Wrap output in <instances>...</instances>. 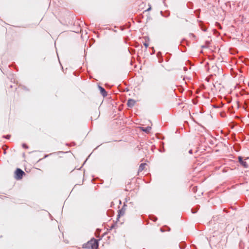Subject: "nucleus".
I'll return each mask as SVG.
<instances>
[{"instance_id":"2eb2a0df","label":"nucleus","mask_w":249,"mask_h":249,"mask_svg":"<svg viewBox=\"0 0 249 249\" xmlns=\"http://www.w3.org/2000/svg\"><path fill=\"white\" fill-rule=\"evenodd\" d=\"M157 55L158 57H159L161 56V53L159 52L157 53Z\"/></svg>"},{"instance_id":"ddd939ff","label":"nucleus","mask_w":249,"mask_h":249,"mask_svg":"<svg viewBox=\"0 0 249 249\" xmlns=\"http://www.w3.org/2000/svg\"><path fill=\"white\" fill-rule=\"evenodd\" d=\"M22 146L25 149H28L29 148L28 146L25 143H23Z\"/></svg>"},{"instance_id":"4468645a","label":"nucleus","mask_w":249,"mask_h":249,"mask_svg":"<svg viewBox=\"0 0 249 249\" xmlns=\"http://www.w3.org/2000/svg\"><path fill=\"white\" fill-rule=\"evenodd\" d=\"M238 160H239V162L241 163L242 162V161H243L242 160V158L241 157H238Z\"/></svg>"},{"instance_id":"6e6552de","label":"nucleus","mask_w":249,"mask_h":249,"mask_svg":"<svg viewBox=\"0 0 249 249\" xmlns=\"http://www.w3.org/2000/svg\"><path fill=\"white\" fill-rule=\"evenodd\" d=\"M146 165V164L145 163L141 164L139 166V170H138L139 172L142 171L144 170V169L145 168Z\"/></svg>"},{"instance_id":"dca6fc26","label":"nucleus","mask_w":249,"mask_h":249,"mask_svg":"<svg viewBox=\"0 0 249 249\" xmlns=\"http://www.w3.org/2000/svg\"><path fill=\"white\" fill-rule=\"evenodd\" d=\"M143 45L146 48H147L148 46V44L146 42L144 43Z\"/></svg>"},{"instance_id":"aec40b11","label":"nucleus","mask_w":249,"mask_h":249,"mask_svg":"<svg viewBox=\"0 0 249 249\" xmlns=\"http://www.w3.org/2000/svg\"><path fill=\"white\" fill-rule=\"evenodd\" d=\"M209 79H206V80H207V82H209Z\"/></svg>"},{"instance_id":"f257e3e1","label":"nucleus","mask_w":249,"mask_h":249,"mask_svg":"<svg viewBox=\"0 0 249 249\" xmlns=\"http://www.w3.org/2000/svg\"><path fill=\"white\" fill-rule=\"evenodd\" d=\"M98 246L97 240L92 239L85 245V248L89 249H98Z\"/></svg>"},{"instance_id":"a211bd4d","label":"nucleus","mask_w":249,"mask_h":249,"mask_svg":"<svg viewBox=\"0 0 249 249\" xmlns=\"http://www.w3.org/2000/svg\"><path fill=\"white\" fill-rule=\"evenodd\" d=\"M203 30L204 31H206V29H205V28H203Z\"/></svg>"},{"instance_id":"1a4fd4ad","label":"nucleus","mask_w":249,"mask_h":249,"mask_svg":"<svg viewBox=\"0 0 249 249\" xmlns=\"http://www.w3.org/2000/svg\"><path fill=\"white\" fill-rule=\"evenodd\" d=\"M151 127H147L146 128H142V131L146 132V133H148L150 130H151Z\"/></svg>"},{"instance_id":"f8f14e48","label":"nucleus","mask_w":249,"mask_h":249,"mask_svg":"<svg viewBox=\"0 0 249 249\" xmlns=\"http://www.w3.org/2000/svg\"><path fill=\"white\" fill-rule=\"evenodd\" d=\"M228 229H229V230H230V231H231L233 230V228H232V226H230V225H228L226 227V230H227Z\"/></svg>"},{"instance_id":"20e7f679","label":"nucleus","mask_w":249,"mask_h":249,"mask_svg":"<svg viewBox=\"0 0 249 249\" xmlns=\"http://www.w3.org/2000/svg\"><path fill=\"white\" fill-rule=\"evenodd\" d=\"M213 86L216 88L220 90L222 88H224L223 86H221V84L220 82H219L218 81H215L213 84Z\"/></svg>"},{"instance_id":"423d86ee","label":"nucleus","mask_w":249,"mask_h":249,"mask_svg":"<svg viewBox=\"0 0 249 249\" xmlns=\"http://www.w3.org/2000/svg\"><path fill=\"white\" fill-rule=\"evenodd\" d=\"M98 89H99L101 93L102 94V95L104 97H105V96H106L107 95V93L106 91L105 90V89L103 87H102L100 86H98Z\"/></svg>"},{"instance_id":"f3484780","label":"nucleus","mask_w":249,"mask_h":249,"mask_svg":"<svg viewBox=\"0 0 249 249\" xmlns=\"http://www.w3.org/2000/svg\"><path fill=\"white\" fill-rule=\"evenodd\" d=\"M192 4V3H191V2H189V3H187V7H190V5H190V4Z\"/></svg>"},{"instance_id":"39448f33","label":"nucleus","mask_w":249,"mask_h":249,"mask_svg":"<svg viewBox=\"0 0 249 249\" xmlns=\"http://www.w3.org/2000/svg\"><path fill=\"white\" fill-rule=\"evenodd\" d=\"M136 101L133 99H129L127 101V106L130 107H132L135 104Z\"/></svg>"},{"instance_id":"9d476101","label":"nucleus","mask_w":249,"mask_h":249,"mask_svg":"<svg viewBox=\"0 0 249 249\" xmlns=\"http://www.w3.org/2000/svg\"><path fill=\"white\" fill-rule=\"evenodd\" d=\"M241 164L244 168L248 167V164H247V162L245 161H244V160L242 161V162L241 163Z\"/></svg>"},{"instance_id":"0eeeda50","label":"nucleus","mask_w":249,"mask_h":249,"mask_svg":"<svg viewBox=\"0 0 249 249\" xmlns=\"http://www.w3.org/2000/svg\"><path fill=\"white\" fill-rule=\"evenodd\" d=\"M125 210L124 207L119 210L118 217H120V216L124 215L125 213Z\"/></svg>"},{"instance_id":"f03ea898","label":"nucleus","mask_w":249,"mask_h":249,"mask_svg":"<svg viewBox=\"0 0 249 249\" xmlns=\"http://www.w3.org/2000/svg\"><path fill=\"white\" fill-rule=\"evenodd\" d=\"M118 72V69L117 67L112 66L107 70V73L109 76H115Z\"/></svg>"},{"instance_id":"6ab92c4d","label":"nucleus","mask_w":249,"mask_h":249,"mask_svg":"<svg viewBox=\"0 0 249 249\" xmlns=\"http://www.w3.org/2000/svg\"><path fill=\"white\" fill-rule=\"evenodd\" d=\"M150 9H151V8L150 7V8H149L147 9V11H149V10H150Z\"/></svg>"},{"instance_id":"7ed1b4c3","label":"nucleus","mask_w":249,"mask_h":249,"mask_svg":"<svg viewBox=\"0 0 249 249\" xmlns=\"http://www.w3.org/2000/svg\"><path fill=\"white\" fill-rule=\"evenodd\" d=\"M24 172L21 169L18 168L15 171V178L16 179H20L22 178Z\"/></svg>"},{"instance_id":"9b49d317","label":"nucleus","mask_w":249,"mask_h":249,"mask_svg":"<svg viewBox=\"0 0 249 249\" xmlns=\"http://www.w3.org/2000/svg\"><path fill=\"white\" fill-rule=\"evenodd\" d=\"M160 14H161V15L163 17H165V18H167V17H168L169 16V15H170V13H169V12H166V14H163V12H162V11H161V12H160Z\"/></svg>"}]
</instances>
